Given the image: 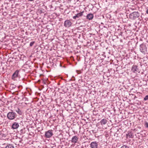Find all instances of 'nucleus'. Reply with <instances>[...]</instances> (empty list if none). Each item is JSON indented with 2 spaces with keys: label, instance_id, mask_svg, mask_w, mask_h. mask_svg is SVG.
<instances>
[{
  "label": "nucleus",
  "instance_id": "obj_18",
  "mask_svg": "<svg viewBox=\"0 0 148 148\" xmlns=\"http://www.w3.org/2000/svg\"><path fill=\"white\" fill-rule=\"evenodd\" d=\"M145 101H146L148 100V95H146L144 98Z\"/></svg>",
  "mask_w": 148,
  "mask_h": 148
},
{
  "label": "nucleus",
  "instance_id": "obj_2",
  "mask_svg": "<svg viewBox=\"0 0 148 148\" xmlns=\"http://www.w3.org/2000/svg\"><path fill=\"white\" fill-rule=\"evenodd\" d=\"M16 114L15 112H9L7 114V117L10 120L14 119L16 117Z\"/></svg>",
  "mask_w": 148,
  "mask_h": 148
},
{
  "label": "nucleus",
  "instance_id": "obj_14",
  "mask_svg": "<svg viewBox=\"0 0 148 148\" xmlns=\"http://www.w3.org/2000/svg\"><path fill=\"white\" fill-rule=\"evenodd\" d=\"M127 138H132L133 137V135L131 132H129L126 134Z\"/></svg>",
  "mask_w": 148,
  "mask_h": 148
},
{
  "label": "nucleus",
  "instance_id": "obj_8",
  "mask_svg": "<svg viewBox=\"0 0 148 148\" xmlns=\"http://www.w3.org/2000/svg\"><path fill=\"white\" fill-rule=\"evenodd\" d=\"M84 12V11H83L77 14L76 15L73 17V18L74 19H76L77 18H78L82 17V16H83Z\"/></svg>",
  "mask_w": 148,
  "mask_h": 148
},
{
  "label": "nucleus",
  "instance_id": "obj_5",
  "mask_svg": "<svg viewBox=\"0 0 148 148\" xmlns=\"http://www.w3.org/2000/svg\"><path fill=\"white\" fill-rule=\"evenodd\" d=\"M72 23L69 20H66L64 22V26L66 27H69L72 25Z\"/></svg>",
  "mask_w": 148,
  "mask_h": 148
},
{
  "label": "nucleus",
  "instance_id": "obj_15",
  "mask_svg": "<svg viewBox=\"0 0 148 148\" xmlns=\"http://www.w3.org/2000/svg\"><path fill=\"white\" fill-rule=\"evenodd\" d=\"M4 148H14V147L12 144H8Z\"/></svg>",
  "mask_w": 148,
  "mask_h": 148
},
{
  "label": "nucleus",
  "instance_id": "obj_6",
  "mask_svg": "<svg viewBox=\"0 0 148 148\" xmlns=\"http://www.w3.org/2000/svg\"><path fill=\"white\" fill-rule=\"evenodd\" d=\"M19 71L18 70H16L12 76V79L14 80H16V78L19 76Z\"/></svg>",
  "mask_w": 148,
  "mask_h": 148
},
{
  "label": "nucleus",
  "instance_id": "obj_17",
  "mask_svg": "<svg viewBox=\"0 0 148 148\" xmlns=\"http://www.w3.org/2000/svg\"><path fill=\"white\" fill-rule=\"evenodd\" d=\"M34 43H35L34 41H32V42H31L30 43V44H29L30 46V47L32 46L34 44Z\"/></svg>",
  "mask_w": 148,
  "mask_h": 148
},
{
  "label": "nucleus",
  "instance_id": "obj_13",
  "mask_svg": "<svg viewBox=\"0 0 148 148\" xmlns=\"http://www.w3.org/2000/svg\"><path fill=\"white\" fill-rule=\"evenodd\" d=\"M107 122V121L106 119H103L100 121V123L101 125H105Z\"/></svg>",
  "mask_w": 148,
  "mask_h": 148
},
{
  "label": "nucleus",
  "instance_id": "obj_21",
  "mask_svg": "<svg viewBox=\"0 0 148 148\" xmlns=\"http://www.w3.org/2000/svg\"><path fill=\"white\" fill-rule=\"evenodd\" d=\"M146 124H147V125H146L147 127H148V124L147 123Z\"/></svg>",
  "mask_w": 148,
  "mask_h": 148
},
{
  "label": "nucleus",
  "instance_id": "obj_11",
  "mask_svg": "<svg viewBox=\"0 0 148 148\" xmlns=\"http://www.w3.org/2000/svg\"><path fill=\"white\" fill-rule=\"evenodd\" d=\"M19 126V124L17 122H14L12 125V127L13 129H16L18 128Z\"/></svg>",
  "mask_w": 148,
  "mask_h": 148
},
{
  "label": "nucleus",
  "instance_id": "obj_20",
  "mask_svg": "<svg viewBox=\"0 0 148 148\" xmlns=\"http://www.w3.org/2000/svg\"><path fill=\"white\" fill-rule=\"evenodd\" d=\"M146 13L148 14V9L146 11Z\"/></svg>",
  "mask_w": 148,
  "mask_h": 148
},
{
  "label": "nucleus",
  "instance_id": "obj_4",
  "mask_svg": "<svg viewBox=\"0 0 148 148\" xmlns=\"http://www.w3.org/2000/svg\"><path fill=\"white\" fill-rule=\"evenodd\" d=\"M53 134V130H49L45 132V136L47 138H49L51 137Z\"/></svg>",
  "mask_w": 148,
  "mask_h": 148
},
{
  "label": "nucleus",
  "instance_id": "obj_10",
  "mask_svg": "<svg viewBox=\"0 0 148 148\" xmlns=\"http://www.w3.org/2000/svg\"><path fill=\"white\" fill-rule=\"evenodd\" d=\"M137 66L135 65H133L132 68V71L134 73H137L138 71Z\"/></svg>",
  "mask_w": 148,
  "mask_h": 148
},
{
  "label": "nucleus",
  "instance_id": "obj_16",
  "mask_svg": "<svg viewBox=\"0 0 148 148\" xmlns=\"http://www.w3.org/2000/svg\"><path fill=\"white\" fill-rule=\"evenodd\" d=\"M16 111L20 115H22V111L18 108L16 110Z\"/></svg>",
  "mask_w": 148,
  "mask_h": 148
},
{
  "label": "nucleus",
  "instance_id": "obj_3",
  "mask_svg": "<svg viewBox=\"0 0 148 148\" xmlns=\"http://www.w3.org/2000/svg\"><path fill=\"white\" fill-rule=\"evenodd\" d=\"M140 50L143 54H145L147 52V48L145 44L142 43L140 45Z\"/></svg>",
  "mask_w": 148,
  "mask_h": 148
},
{
  "label": "nucleus",
  "instance_id": "obj_1",
  "mask_svg": "<svg viewBox=\"0 0 148 148\" xmlns=\"http://www.w3.org/2000/svg\"><path fill=\"white\" fill-rule=\"evenodd\" d=\"M139 16L140 14L138 12H134L130 14L129 18L131 19L134 20L138 17Z\"/></svg>",
  "mask_w": 148,
  "mask_h": 148
},
{
  "label": "nucleus",
  "instance_id": "obj_7",
  "mask_svg": "<svg viewBox=\"0 0 148 148\" xmlns=\"http://www.w3.org/2000/svg\"><path fill=\"white\" fill-rule=\"evenodd\" d=\"M90 147L91 148H98V143L96 141L92 142L90 144Z\"/></svg>",
  "mask_w": 148,
  "mask_h": 148
},
{
  "label": "nucleus",
  "instance_id": "obj_12",
  "mask_svg": "<svg viewBox=\"0 0 148 148\" xmlns=\"http://www.w3.org/2000/svg\"><path fill=\"white\" fill-rule=\"evenodd\" d=\"M93 17V14L91 13L88 14L86 16V18L90 20H92Z\"/></svg>",
  "mask_w": 148,
  "mask_h": 148
},
{
  "label": "nucleus",
  "instance_id": "obj_9",
  "mask_svg": "<svg viewBox=\"0 0 148 148\" xmlns=\"http://www.w3.org/2000/svg\"><path fill=\"white\" fill-rule=\"evenodd\" d=\"M78 140V138L76 136H75L72 137L71 140V142L75 144L76 143Z\"/></svg>",
  "mask_w": 148,
  "mask_h": 148
},
{
  "label": "nucleus",
  "instance_id": "obj_19",
  "mask_svg": "<svg viewBox=\"0 0 148 148\" xmlns=\"http://www.w3.org/2000/svg\"><path fill=\"white\" fill-rule=\"evenodd\" d=\"M120 148H129V147L127 146L124 145L122 146Z\"/></svg>",
  "mask_w": 148,
  "mask_h": 148
}]
</instances>
